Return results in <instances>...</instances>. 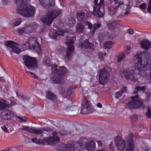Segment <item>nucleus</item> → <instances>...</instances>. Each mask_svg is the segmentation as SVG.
<instances>
[{
	"instance_id": "473e14b6",
	"label": "nucleus",
	"mask_w": 151,
	"mask_h": 151,
	"mask_svg": "<svg viewBox=\"0 0 151 151\" xmlns=\"http://www.w3.org/2000/svg\"><path fill=\"white\" fill-rule=\"evenodd\" d=\"M76 29L78 32H82L84 31V27L83 24L79 23L77 24L76 27Z\"/></svg>"
},
{
	"instance_id": "cd10ccee",
	"label": "nucleus",
	"mask_w": 151,
	"mask_h": 151,
	"mask_svg": "<svg viewBox=\"0 0 151 151\" xmlns=\"http://www.w3.org/2000/svg\"><path fill=\"white\" fill-rule=\"evenodd\" d=\"M64 96H63V99L65 100V101H67V103L68 105H65L64 106V109H67L69 108L70 106H68V105L71 104L72 102L71 100L69 99V95H64Z\"/></svg>"
},
{
	"instance_id": "e433bc0d",
	"label": "nucleus",
	"mask_w": 151,
	"mask_h": 151,
	"mask_svg": "<svg viewBox=\"0 0 151 151\" xmlns=\"http://www.w3.org/2000/svg\"><path fill=\"white\" fill-rule=\"evenodd\" d=\"M43 64L47 66H49L50 65V60L47 57H45L43 58Z\"/></svg>"
},
{
	"instance_id": "5701e85b",
	"label": "nucleus",
	"mask_w": 151,
	"mask_h": 151,
	"mask_svg": "<svg viewBox=\"0 0 151 151\" xmlns=\"http://www.w3.org/2000/svg\"><path fill=\"white\" fill-rule=\"evenodd\" d=\"M77 19L80 22H83L86 20V14L83 11H80L76 14Z\"/></svg>"
},
{
	"instance_id": "2f4dec72",
	"label": "nucleus",
	"mask_w": 151,
	"mask_h": 151,
	"mask_svg": "<svg viewBox=\"0 0 151 151\" xmlns=\"http://www.w3.org/2000/svg\"><path fill=\"white\" fill-rule=\"evenodd\" d=\"M60 140V139L58 137H55L50 138L48 140L47 142L50 144H53L55 143L56 141H58Z\"/></svg>"
},
{
	"instance_id": "09e8293b",
	"label": "nucleus",
	"mask_w": 151,
	"mask_h": 151,
	"mask_svg": "<svg viewBox=\"0 0 151 151\" xmlns=\"http://www.w3.org/2000/svg\"><path fill=\"white\" fill-rule=\"evenodd\" d=\"M26 72L27 73H29V74H31L32 76V77L35 78V79H37L38 78V77L37 76L35 75L34 73H33L32 72L28 71L27 70L26 71Z\"/></svg>"
},
{
	"instance_id": "13d9d810",
	"label": "nucleus",
	"mask_w": 151,
	"mask_h": 151,
	"mask_svg": "<svg viewBox=\"0 0 151 151\" xmlns=\"http://www.w3.org/2000/svg\"><path fill=\"white\" fill-rule=\"evenodd\" d=\"M2 129L5 132L9 133V132L7 130V129L5 126L1 127Z\"/></svg>"
},
{
	"instance_id": "5fc2aeb1",
	"label": "nucleus",
	"mask_w": 151,
	"mask_h": 151,
	"mask_svg": "<svg viewBox=\"0 0 151 151\" xmlns=\"http://www.w3.org/2000/svg\"><path fill=\"white\" fill-rule=\"evenodd\" d=\"M132 121L134 122H136L137 119V115L136 114L133 115L131 116Z\"/></svg>"
},
{
	"instance_id": "680f3d73",
	"label": "nucleus",
	"mask_w": 151,
	"mask_h": 151,
	"mask_svg": "<svg viewBox=\"0 0 151 151\" xmlns=\"http://www.w3.org/2000/svg\"><path fill=\"white\" fill-rule=\"evenodd\" d=\"M110 3H111L114 2L115 4H117L118 2V0H109Z\"/></svg>"
},
{
	"instance_id": "f03ea898",
	"label": "nucleus",
	"mask_w": 151,
	"mask_h": 151,
	"mask_svg": "<svg viewBox=\"0 0 151 151\" xmlns=\"http://www.w3.org/2000/svg\"><path fill=\"white\" fill-rule=\"evenodd\" d=\"M56 65L52 68V72L51 74L52 83L62 84L64 82L63 75L67 71L65 67H59V68Z\"/></svg>"
},
{
	"instance_id": "a211bd4d",
	"label": "nucleus",
	"mask_w": 151,
	"mask_h": 151,
	"mask_svg": "<svg viewBox=\"0 0 151 151\" xmlns=\"http://www.w3.org/2000/svg\"><path fill=\"white\" fill-rule=\"evenodd\" d=\"M142 68L141 67L139 68H134L132 70L130 71L131 73H133L134 74H137L141 76L142 77H145L147 76V73L144 70H142Z\"/></svg>"
},
{
	"instance_id": "58836bf2",
	"label": "nucleus",
	"mask_w": 151,
	"mask_h": 151,
	"mask_svg": "<svg viewBox=\"0 0 151 151\" xmlns=\"http://www.w3.org/2000/svg\"><path fill=\"white\" fill-rule=\"evenodd\" d=\"M46 97L49 100L52 101H54L57 99L55 95H46Z\"/></svg>"
},
{
	"instance_id": "0eeeda50",
	"label": "nucleus",
	"mask_w": 151,
	"mask_h": 151,
	"mask_svg": "<svg viewBox=\"0 0 151 151\" xmlns=\"http://www.w3.org/2000/svg\"><path fill=\"white\" fill-rule=\"evenodd\" d=\"M23 58L25 66L29 69L34 70L37 68V61L36 58L26 55Z\"/></svg>"
},
{
	"instance_id": "e2e57ef3",
	"label": "nucleus",
	"mask_w": 151,
	"mask_h": 151,
	"mask_svg": "<svg viewBox=\"0 0 151 151\" xmlns=\"http://www.w3.org/2000/svg\"><path fill=\"white\" fill-rule=\"evenodd\" d=\"M96 28L95 26H94L93 27V29L91 32V34H94L95 33V32L96 31Z\"/></svg>"
},
{
	"instance_id": "0e129e2a",
	"label": "nucleus",
	"mask_w": 151,
	"mask_h": 151,
	"mask_svg": "<svg viewBox=\"0 0 151 151\" xmlns=\"http://www.w3.org/2000/svg\"><path fill=\"white\" fill-rule=\"evenodd\" d=\"M96 106L99 108H101L102 107V105L100 103H98L96 104Z\"/></svg>"
},
{
	"instance_id": "4be33fe9",
	"label": "nucleus",
	"mask_w": 151,
	"mask_h": 151,
	"mask_svg": "<svg viewBox=\"0 0 151 151\" xmlns=\"http://www.w3.org/2000/svg\"><path fill=\"white\" fill-rule=\"evenodd\" d=\"M86 139L84 137H81V139L74 144L75 148L78 150H81L82 149L83 145L85 143Z\"/></svg>"
},
{
	"instance_id": "dca6fc26",
	"label": "nucleus",
	"mask_w": 151,
	"mask_h": 151,
	"mask_svg": "<svg viewBox=\"0 0 151 151\" xmlns=\"http://www.w3.org/2000/svg\"><path fill=\"white\" fill-rule=\"evenodd\" d=\"M39 2L43 7L47 9L54 7L55 4V0H39Z\"/></svg>"
},
{
	"instance_id": "aec40b11",
	"label": "nucleus",
	"mask_w": 151,
	"mask_h": 151,
	"mask_svg": "<svg viewBox=\"0 0 151 151\" xmlns=\"http://www.w3.org/2000/svg\"><path fill=\"white\" fill-rule=\"evenodd\" d=\"M141 47L145 51H147L151 47V42L147 39L143 40L140 42Z\"/></svg>"
},
{
	"instance_id": "1a4fd4ad",
	"label": "nucleus",
	"mask_w": 151,
	"mask_h": 151,
	"mask_svg": "<svg viewBox=\"0 0 151 151\" xmlns=\"http://www.w3.org/2000/svg\"><path fill=\"white\" fill-rule=\"evenodd\" d=\"M145 52L141 51L139 52L135 55V58L138 60V64L140 65L142 69L147 71L151 70V60H147L143 64H142V58L143 55Z\"/></svg>"
},
{
	"instance_id": "c756f323",
	"label": "nucleus",
	"mask_w": 151,
	"mask_h": 151,
	"mask_svg": "<svg viewBox=\"0 0 151 151\" xmlns=\"http://www.w3.org/2000/svg\"><path fill=\"white\" fill-rule=\"evenodd\" d=\"M81 46L85 48H91V44L89 43L88 39L85 40L83 42L81 43Z\"/></svg>"
},
{
	"instance_id": "9b49d317",
	"label": "nucleus",
	"mask_w": 151,
	"mask_h": 151,
	"mask_svg": "<svg viewBox=\"0 0 151 151\" xmlns=\"http://www.w3.org/2000/svg\"><path fill=\"white\" fill-rule=\"evenodd\" d=\"M109 76V73L105 68L100 70L98 75L100 84L104 85Z\"/></svg>"
},
{
	"instance_id": "6e6552de",
	"label": "nucleus",
	"mask_w": 151,
	"mask_h": 151,
	"mask_svg": "<svg viewBox=\"0 0 151 151\" xmlns=\"http://www.w3.org/2000/svg\"><path fill=\"white\" fill-rule=\"evenodd\" d=\"M131 101H129L128 103V106L130 109H138L139 108H144L145 106L142 101L138 99V95H135L130 97Z\"/></svg>"
},
{
	"instance_id": "f257e3e1",
	"label": "nucleus",
	"mask_w": 151,
	"mask_h": 151,
	"mask_svg": "<svg viewBox=\"0 0 151 151\" xmlns=\"http://www.w3.org/2000/svg\"><path fill=\"white\" fill-rule=\"evenodd\" d=\"M27 0H16L15 3L18 6L16 11L18 13L23 16L26 17L34 16L35 9L32 6H29L27 4Z\"/></svg>"
},
{
	"instance_id": "a19ab883",
	"label": "nucleus",
	"mask_w": 151,
	"mask_h": 151,
	"mask_svg": "<svg viewBox=\"0 0 151 151\" xmlns=\"http://www.w3.org/2000/svg\"><path fill=\"white\" fill-rule=\"evenodd\" d=\"M147 109L146 115L148 118H150L151 117V107H148Z\"/></svg>"
},
{
	"instance_id": "b1692460",
	"label": "nucleus",
	"mask_w": 151,
	"mask_h": 151,
	"mask_svg": "<svg viewBox=\"0 0 151 151\" xmlns=\"http://www.w3.org/2000/svg\"><path fill=\"white\" fill-rule=\"evenodd\" d=\"M1 116L5 119H9L11 117V111L8 109L3 111L1 113Z\"/></svg>"
},
{
	"instance_id": "338daca9",
	"label": "nucleus",
	"mask_w": 151,
	"mask_h": 151,
	"mask_svg": "<svg viewBox=\"0 0 151 151\" xmlns=\"http://www.w3.org/2000/svg\"><path fill=\"white\" fill-rule=\"evenodd\" d=\"M96 142L99 146H101L102 145V143L101 141L98 140Z\"/></svg>"
},
{
	"instance_id": "a18cd8bd",
	"label": "nucleus",
	"mask_w": 151,
	"mask_h": 151,
	"mask_svg": "<svg viewBox=\"0 0 151 151\" xmlns=\"http://www.w3.org/2000/svg\"><path fill=\"white\" fill-rule=\"evenodd\" d=\"M59 133L62 135H66L68 134V132L64 130H62L59 131Z\"/></svg>"
},
{
	"instance_id": "3c124183",
	"label": "nucleus",
	"mask_w": 151,
	"mask_h": 151,
	"mask_svg": "<svg viewBox=\"0 0 151 151\" xmlns=\"http://www.w3.org/2000/svg\"><path fill=\"white\" fill-rule=\"evenodd\" d=\"M86 24L88 26V28L90 29H92L93 26L91 23L88 22H86Z\"/></svg>"
},
{
	"instance_id": "8fccbe9b",
	"label": "nucleus",
	"mask_w": 151,
	"mask_h": 151,
	"mask_svg": "<svg viewBox=\"0 0 151 151\" xmlns=\"http://www.w3.org/2000/svg\"><path fill=\"white\" fill-rule=\"evenodd\" d=\"M148 4L147 11L149 13H151V0H149Z\"/></svg>"
},
{
	"instance_id": "393cba45",
	"label": "nucleus",
	"mask_w": 151,
	"mask_h": 151,
	"mask_svg": "<svg viewBox=\"0 0 151 151\" xmlns=\"http://www.w3.org/2000/svg\"><path fill=\"white\" fill-rule=\"evenodd\" d=\"M85 148L89 151H91L95 148V144L93 141L87 143L85 146Z\"/></svg>"
},
{
	"instance_id": "c03bdc74",
	"label": "nucleus",
	"mask_w": 151,
	"mask_h": 151,
	"mask_svg": "<svg viewBox=\"0 0 151 151\" xmlns=\"http://www.w3.org/2000/svg\"><path fill=\"white\" fill-rule=\"evenodd\" d=\"M93 14V13L91 12H87L86 15V19L87 20V19L90 18Z\"/></svg>"
},
{
	"instance_id": "423d86ee",
	"label": "nucleus",
	"mask_w": 151,
	"mask_h": 151,
	"mask_svg": "<svg viewBox=\"0 0 151 151\" xmlns=\"http://www.w3.org/2000/svg\"><path fill=\"white\" fill-rule=\"evenodd\" d=\"M83 100L84 103L82 105L81 112L83 114L91 113L93 111V107L90 102L91 98L89 96H84Z\"/></svg>"
},
{
	"instance_id": "ea45409f",
	"label": "nucleus",
	"mask_w": 151,
	"mask_h": 151,
	"mask_svg": "<svg viewBox=\"0 0 151 151\" xmlns=\"http://www.w3.org/2000/svg\"><path fill=\"white\" fill-rule=\"evenodd\" d=\"M22 20L20 19H17L14 22L13 25L14 27H16L19 25L21 23Z\"/></svg>"
},
{
	"instance_id": "7c9ffc66",
	"label": "nucleus",
	"mask_w": 151,
	"mask_h": 151,
	"mask_svg": "<svg viewBox=\"0 0 151 151\" xmlns=\"http://www.w3.org/2000/svg\"><path fill=\"white\" fill-rule=\"evenodd\" d=\"M7 107L8 108L10 107L11 105L6 104V101L3 100H0V109H3Z\"/></svg>"
},
{
	"instance_id": "864d4df0",
	"label": "nucleus",
	"mask_w": 151,
	"mask_h": 151,
	"mask_svg": "<svg viewBox=\"0 0 151 151\" xmlns=\"http://www.w3.org/2000/svg\"><path fill=\"white\" fill-rule=\"evenodd\" d=\"M146 6L147 5L145 3H143L139 6L140 8L143 10L145 9L146 8Z\"/></svg>"
},
{
	"instance_id": "ddd939ff",
	"label": "nucleus",
	"mask_w": 151,
	"mask_h": 151,
	"mask_svg": "<svg viewBox=\"0 0 151 151\" xmlns=\"http://www.w3.org/2000/svg\"><path fill=\"white\" fill-rule=\"evenodd\" d=\"M133 136L131 134L128 137H126L125 140V144L126 145L127 143L128 144V146L126 147V151H134V144L133 140Z\"/></svg>"
},
{
	"instance_id": "6e6d98bb",
	"label": "nucleus",
	"mask_w": 151,
	"mask_h": 151,
	"mask_svg": "<svg viewBox=\"0 0 151 151\" xmlns=\"http://www.w3.org/2000/svg\"><path fill=\"white\" fill-rule=\"evenodd\" d=\"M42 129L43 131V130L46 132H51V129L48 127H44Z\"/></svg>"
},
{
	"instance_id": "20e7f679",
	"label": "nucleus",
	"mask_w": 151,
	"mask_h": 151,
	"mask_svg": "<svg viewBox=\"0 0 151 151\" xmlns=\"http://www.w3.org/2000/svg\"><path fill=\"white\" fill-rule=\"evenodd\" d=\"M61 9L59 8L50 11L47 13L45 16L41 19L42 22L46 25H50L53 20L61 14Z\"/></svg>"
},
{
	"instance_id": "2eb2a0df",
	"label": "nucleus",
	"mask_w": 151,
	"mask_h": 151,
	"mask_svg": "<svg viewBox=\"0 0 151 151\" xmlns=\"http://www.w3.org/2000/svg\"><path fill=\"white\" fill-rule=\"evenodd\" d=\"M23 130L27 131L29 132L36 135H40L43 132L42 128L38 129L36 128H31L28 126H24L22 128Z\"/></svg>"
},
{
	"instance_id": "6ab92c4d",
	"label": "nucleus",
	"mask_w": 151,
	"mask_h": 151,
	"mask_svg": "<svg viewBox=\"0 0 151 151\" xmlns=\"http://www.w3.org/2000/svg\"><path fill=\"white\" fill-rule=\"evenodd\" d=\"M131 73L130 74L128 71L124 70L123 71V74H124L125 78L127 79H129L134 82L137 81L138 78L136 77H135L134 74H133V73Z\"/></svg>"
},
{
	"instance_id": "774afa93",
	"label": "nucleus",
	"mask_w": 151,
	"mask_h": 151,
	"mask_svg": "<svg viewBox=\"0 0 151 151\" xmlns=\"http://www.w3.org/2000/svg\"><path fill=\"white\" fill-rule=\"evenodd\" d=\"M96 151H107V150L105 149H101L97 150Z\"/></svg>"
},
{
	"instance_id": "f704fd0d",
	"label": "nucleus",
	"mask_w": 151,
	"mask_h": 151,
	"mask_svg": "<svg viewBox=\"0 0 151 151\" xmlns=\"http://www.w3.org/2000/svg\"><path fill=\"white\" fill-rule=\"evenodd\" d=\"M127 90V89L126 86H123L120 91L116 93L115 94H122L126 93Z\"/></svg>"
},
{
	"instance_id": "49530a36",
	"label": "nucleus",
	"mask_w": 151,
	"mask_h": 151,
	"mask_svg": "<svg viewBox=\"0 0 151 151\" xmlns=\"http://www.w3.org/2000/svg\"><path fill=\"white\" fill-rule=\"evenodd\" d=\"M46 141V139H38V141L36 143L37 144H39V143L44 144V143H45Z\"/></svg>"
},
{
	"instance_id": "39448f33",
	"label": "nucleus",
	"mask_w": 151,
	"mask_h": 151,
	"mask_svg": "<svg viewBox=\"0 0 151 151\" xmlns=\"http://www.w3.org/2000/svg\"><path fill=\"white\" fill-rule=\"evenodd\" d=\"M98 0H94V6L93 7V10L94 14L97 17H101L104 16L102 13L104 11V0H100L99 3L98 4Z\"/></svg>"
},
{
	"instance_id": "9d476101",
	"label": "nucleus",
	"mask_w": 151,
	"mask_h": 151,
	"mask_svg": "<svg viewBox=\"0 0 151 151\" xmlns=\"http://www.w3.org/2000/svg\"><path fill=\"white\" fill-rule=\"evenodd\" d=\"M67 44V47L66 50V55L65 58L66 59L70 60L74 54V47L73 45L74 42L72 40L66 42Z\"/></svg>"
},
{
	"instance_id": "bb28decb",
	"label": "nucleus",
	"mask_w": 151,
	"mask_h": 151,
	"mask_svg": "<svg viewBox=\"0 0 151 151\" xmlns=\"http://www.w3.org/2000/svg\"><path fill=\"white\" fill-rule=\"evenodd\" d=\"M146 86H136L134 89V93L135 94L137 93L138 92L144 93L145 92Z\"/></svg>"
},
{
	"instance_id": "052dcab7",
	"label": "nucleus",
	"mask_w": 151,
	"mask_h": 151,
	"mask_svg": "<svg viewBox=\"0 0 151 151\" xmlns=\"http://www.w3.org/2000/svg\"><path fill=\"white\" fill-rule=\"evenodd\" d=\"M11 151H18V149L17 147H13L11 148Z\"/></svg>"
},
{
	"instance_id": "bf43d9fd",
	"label": "nucleus",
	"mask_w": 151,
	"mask_h": 151,
	"mask_svg": "<svg viewBox=\"0 0 151 151\" xmlns=\"http://www.w3.org/2000/svg\"><path fill=\"white\" fill-rule=\"evenodd\" d=\"M127 32L129 34L131 35L133 34L134 32V31L133 30V29H128Z\"/></svg>"
},
{
	"instance_id": "4c0bfd02",
	"label": "nucleus",
	"mask_w": 151,
	"mask_h": 151,
	"mask_svg": "<svg viewBox=\"0 0 151 151\" xmlns=\"http://www.w3.org/2000/svg\"><path fill=\"white\" fill-rule=\"evenodd\" d=\"M124 53L123 52L120 53L117 56V62H120L124 58Z\"/></svg>"
},
{
	"instance_id": "37998d69",
	"label": "nucleus",
	"mask_w": 151,
	"mask_h": 151,
	"mask_svg": "<svg viewBox=\"0 0 151 151\" xmlns=\"http://www.w3.org/2000/svg\"><path fill=\"white\" fill-rule=\"evenodd\" d=\"M69 22L70 23V26H72L74 25L75 22V20L74 18H71L69 20Z\"/></svg>"
},
{
	"instance_id": "c9c22d12",
	"label": "nucleus",
	"mask_w": 151,
	"mask_h": 151,
	"mask_svg": "<svg viewBox=\"0 0 151 151\" xmlns=\"http://www.w3.org/2000/svg\"><path fill=\"white\" fill-rule=\"evenodd\" d=\"M113 43L111 41H107L104 43V45L106 48L110 49L111 48V45Z\"/></svg>"
},
{
	"instance_id": "a878e982",
	"label": "nucleus",
	"mask_w": 151,
	"mask_h": 151,
	"mask_svg": "<svg viewBox=\"0 0 151 151\" xmlns=\"http://www.w3.org/2000/svg\"><path fill=\"white\" fill-rule=\"evenodd\" d=\"M107 25L109 30H112L117 28L119 24L116 22H111L107 23Z\"/></svg>"
},
{
	"instance_id": "4468645a",
	"label": "nucleus",
	"mask_w": 151,
	"mask_h": 151,
	"mask_svg": "<svg viewBox=\"0 0 151 151\" xmlns=\"http://www.w3.org/2000/svg\"><path fill=\"white\" fill-rule=\"evenodd\" d=\"M74 147L72 145L67 144H64L61 142L57 144L56 149H59L62 151H73Z\"/></svg>"
},
{
	"instance_id": "de8ad7c7",
	"label": "nucleus",
	"mask_w": 151,
	"mask_h": 151,
	"mask_svg": "<svg viewBox=\"0 0 151 151\" xmlns=\"http://www.w3.org/2000/svg\"><path fill=\"white\" fill-rule=\"evenodd\" d=\"M24 28H20L17 29V31L19 35H21L23 33H25L24 31Z\"/></svg>"
},
{
	"instance_id": "79ce46f5",
	"label": "nucleus",
	"mask_w": 151,
	"mask_h": 151,
	"mask_svg": "<svg viewBox=\"0 0 151 151\" xmlns=\"http://www.w3.org/2000/svg\"><path fill=\"white\" fill-rule=\"evenodd\" d=\"M17 119H19V121L21 122L26 121V118L24 116H22L17 117Z\"/></svg>"
},
{
	"instance_id": "69168bd1",
	"label": "nucleus",
	"mask_w": 151,
	"mask_h": 151,
	"mask_svg": "<svg viewBox=\"0 0 151 151\" xmlns=\"http://www.w3.org/2000/svg\"><path fill=\"white\" fill-rule=\"evenodd\" d=\"M101 24H98L95 26L96 28H100L101 27Z\"/></svg>"
},
{
	"instance_id": "4d7b16f0",
	"label": "nucleus",
	"mask_w": 151,
	"mask_h": 151,
	"mask_svg": "<svg viewBox=\"0 0 151 151\" xmlns=\"http://www.w3.org/2000/svg\"><path fill=\"white\" fill-rule=\"evenodd\" d=\"M99 58L101 60H104V57L103 56V53H100L99 54Z\"/></svg>"
},
{
	"instance_id": "f8f14e48",
	"label": "nucleus",
	"mask_w": 151,
	"mask_h": 151,
	"mask_svg": "<svg viewBox=\"0 0 151 151\" xmlns=\"http://www.w3.org/2000/svg\"><path fill=\"white\" fill-rule=\"evenodd\" d=\"M114 140L117 149L120 151H123L125 147L124 140L119 136L115 137Z\"/></svg>"
},
{
	"instance_id": "7ed1b4c3",
	"label": "nucleus",
	"mask_w": 151,
	"mask_h": 151,
	"mask_svg": "<svg viewBox=\"0 0 151 151\" xmlns=\"http://www.w3.org/2000/svg\"><path fill=\"white\" fill-rule=\"evenodd\" d=\"M22 47L24 50H25L28 49H35L38 54L41 52V47L35 37L30 38L28 41L22 45Z\"/></svg>"
},
{
	"instance_id": "72a5a7b5",
	"label": "nucleus",
	"mask_w": 151,
	"mask_h": 151,
	"mask_svg": "<svg viewBox=\"0 0 151 151\" xmlns=\"http://www.w3.org/2000/svg\"><path fill=\"white\" fill-rule=\"evenodd\" d=\"M76 88V86H70L67 91V94H71L73 93Z\"/></svg>"
},
{
	"instance_id": "c85d7f7f",
	"label": "nucleus",
	"mask_w": 151,
	"mask_h": 151,
	"mask_svg": "<svg viewBox=\"0 0 151 151\" xmlns=\"http://www.w3.org/2000/svg\"><path fill=\"white\" fill-rule=\"evenodd\" d=\"M64 33V32L63 30L59 29L56 32L53 34L52 37L54 39H56L59 35L63 36Z\"/></svg>"
},
{
	"instance_id": "f3484780",
	"label": "nucleus",
	"mask_w": 151,
	"mask_h": 151,
	"mask_svg": "<svg viewBox=\"0 0 151 151\" xmlns=\"http://www.w3.org/2000/svg\"><path fill=\"white\" fill-rule=\"evenodd\" d=\"M5 44L7 47H9L14 52L17 54L20 53L19 48L14 45L17 44L16 42L11 40H7L5 42Z\"/></svg>"
},
{
	"instance_id": "412c9836",
	"label": "nucleus",
	"mask_w": 151,
	"mask_h": 151,
	"mask_svg": "<svg viewBox=\"0 0 151 151\" xmlns=\"http://www.w3.org/2000/svg\"><path fill=\"white\" fill-rule=\"evenodd\" d=\"M25 33H29L33 32L35 30L36 24L32 23L29 24L24 27Z\"/></svg>"
},
{
	"instance_id": "603ef678",
	"label": "nucleus",
	"mask_w": 151,
	"mask_h": 151,
	"mask_svg": "<svg viewBox=\"0 0 151 151\" xmlns=\"http://www.w3.org/2000/svg\"><path fill=\"white\" fill-rule=\"evenodd\" d=\"M124 4V3L123 1H119L118 3V5L116 7H115L114 8V10L115 11L117 10L119 8V6L121 5H123Z\"/></svg>"
}]
</instances>
